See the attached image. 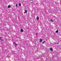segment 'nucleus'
Here are the masks:
<instances>
[{"instance_id": "1", "label": "nucleus", "mask_w": 61, "mask_h": 61, "mask_svg": "<svg viewBox=\"0 0 61 61\" xmlns=\"http://www.w3.org/2000/svg\"><path fill=\"white\" fill-rule=\"evenodd\" d=\"M39 16H37V17L36 18V19L37 20H39Z\"/></svg>"}, {"instance_id": "2", "label": "nucleus", "mask_w": 61, "mask_h": 61, "mask_svg": "<svg viewBox=\"0 0 61 61\" xmlns=\"http://www.w3.org/2000/svg\"><path fill=\"white\" fill-rule=\"evenodd\" d=\"M50 50L51 51H53V50L52 48H50Z\"/></svg>"}, {"instance_id": "3", "label": "nucleus", "mask_w": 61, "mask_h": 61, "mask_svg": "<svg viewBox=\"0 0 61 61\" xmlns=\"http://www.w3.org/2000/svg\"><path fill=\"white\" fill-rule=\"evenodd\" d=\"M42 41L43 40H42V39H41L40 40V42H42Z\"/></svg>"}, {"instance_id": "4", "label": "nucleus", "mask_w": 61, "mask_h": 61, "mask_svg": "<svg viewBox=\"0 0 61 61\" xmlns=\"http://www.w3.org/2000/svg\"><path fill=\"white\" fill-rule=\"evenodd\" d=\"M8 8H10L11 7V5H9L8 6Z\"/></svg>"}, {"instance_id": "5", "label": "nucleus", "mask_w": 61, "mask_h": 61, "mask_svg": "<svg viewBox=\"0 0 61 61\" xmlns=\"http://www.w3.org/2000/svg\"><path fill=\"white\" fill-rule=\"evenodd\" d=\"M21 31L22 32L23 31H24V30L23 29H21Z\"/></svg>"}, {"instance_id": "6", "label": "nucleus", "mask_w": 61, "mask_h": 61, "mask_svg": "<svg viewBox=\"0 0 61 61\" xmlns=\"http://www.w3.org/2000/svg\"><path fill=\"white\" fill-rule=\"evenodd\" d=\"M56 33H57L58 32V30H57L55 32Z\"/></svg>"}, {"instance_id": "7", "label": "nucleus", "mask_w": 61, "mask_h": 61, "mask_svg": "<svg viewBox=\"0 0 61 61\" xmlns=\"http://www.w3.org/2000/svg\"><path fill=\"white\" fill-rule=\"evenodd\" d=\"M19 6H21V4L20 3L19 4Z\"/></svg>"}, {"instance_id": "8", "label": "nucleus", "mask_w": 61, "mask_h": 61, "mask_svg": "<svg viewBox=\"0 0 61 61\" xmlns=\"http://www.w3.org/2000/svg\"><path fill=\"white\" fill-rule=\"evenodd\" d=\"M27 10H25V14H26L27 13Z\"/></svg>"}, {"instance_id": "9", "label": "nucleus", "mask_w": 61, "mask_h": 61, "mask_svg": "<svg viewBox=\"0 0 61 61\" xmlns=\"http://www.w3.org/2000/svg\"><path fill=\"white\" fill-rule=\"evenodd\" d=\"M50 21H51L52 22H53V20H52V19H51V20H50Z\"/></svg>"}, {"instance_id": "10", "label": "nucleus", "mask_w": 61, "mask_h": 61, "mask_svg": "<svg viewBox=\"0 0 61 61\" xmlns=\"http://www.w3.org/2000/svg\"><path fill=\"white\" fill-rule=\"evenodd\" d=\"M45 41H44L42 43V44H44V43H45Z\"/></svg>"}, {"instance_id": "11", "label": "nucleus", "mask_w": 61, "mask_h": 61, "mask_svg": "<svg viewBox=\"0 0 61 61\" xmlns=\"http://www.w3.org/2000/svg\"><path fill=\"white\" fill-rule=\"evenodd\" d=\"M2 38L1 37H0V40L2 39Z\"/></svg>"}, {"instance_id": "12", "label": "nucleus", "mask_w": 61, "mask_h": 61, "mask_svg": "<svg viewBox=\"0 0 61 61\" xmlns=\"http://www.w3.org/2000/svg\"><path fill=\"white\" fill-rule=\"evenodd\" d=\"M16 6L17 7V4H16Z\"/></svg>"}, {"instance_id": "13", "label": "nucleus", "mask_w": 61, "mask_h": 61, "mask_svg": "<svg viewBox=\"0 0 61 61\" xmlns=\"http://www.w3.org/2000/svg\"><path fill=\"white\" fill-rule=\"evenodd\" d=\"M0 40H1V41H4V40L3 39H1Z\"/></svg>"}, {"instance_id": "14", "label": "nucleus", "mask_w": 61, "mask_h": 61, "mask_svg": "<svg viewBox=\"0 0 61 61\" xmlns=\"http://www.w3.org/2000/svg\"><path fill=\"white\" fill-rule=\"evenodd\" d=\"M16 43H15V42H13V45H14V44H16Z\"/></svg>"}, {"instance_id": "15", "label": "nucleus", "mask_w": 61, "mask_h": 61, "mask_svg": "<svg viewBox=\"0 0 61 61\" xmlns=\"http://www.w3.org/2000/svg\"><path fill=\"white\" fill-rule=\"evenodd\" d=\"M37 35H38L37 33H36V36H37Z\"/></svg>"}, {"instance_id": "16", "label": "nucleus", "mask_w": 61, "mask_h": 61, "mask_svg": "<svg viewBox=\"0 0 61 61\" xmlns=\"http://www.w3.org/2000/svg\"><path fill=\"white\" fill-rule=\"evenodd\" d=\"M15 45H16V46H17V44H16V43H15Z\"/></svg>"}, {"instance_id": "17", "label": "nucleus", "mask_w": 61, "mask_h": 61, "mask_svg": "<svg viewBox=\"0 0 61 61\" xmlns=\"http://www.w3.org/2000/svg\"><path fill=\"white\" fill-rule=\"evenodd\" d=\"M15 47H16V46L15 45Z\"/></svg>"}, {"instance_id": "18", "label": "nucleus", "mask_w": 61, "mask_h": 61, "mask_svg": "<svg viewBox=\"0 0 61 61\" xmlns=\"http://www.w3.org/2000/svg\"><path fill=\"white\" fill-rule=\"evenodd\" d=\"M31 0V1H33V0Z\"/></svg>"}, {"instance_id": "19", "label": "nucleus", "mask_w": 61, "mask_h": 61, "mask_svg": "<svg viewBox=\"0 0 61 61\" xmlns=\"http://www.w3.org/2000/svg\"><path fill=\"white\" fill-rule=\"evenodd\" d=\"M25 12L24 13V14H25Z\"/></svg>"}, {"instance_id": "20", "label": "nucleus", "mask_w": 61, "mask_h": 61, "mask_svg": "<svg viewBox=\"0 0 61 61\" xmlns=\"http://www.w3.org/2000/svg\"><path fill=\"white\" fill-rule=\"evenodd\" d=\"M57 44H58V43H57Z\"/></svg>"}]
</instances>
